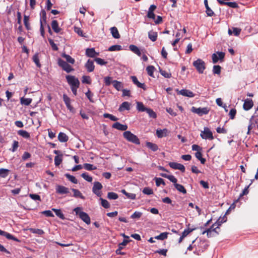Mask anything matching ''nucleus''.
<instances>
[{
    "label": "nucleus",
    "mask_w": 258,
    "mask_h": 258,
    "mask_svg": "<svg viewBox=\"0 0 258 258\" xmlns=\"http://www.w3.org/2000/svg\"><path fill=\"white\" fill-rule=\"evenodd\" d=\"M123 137L128 142L133 143L136 145H139L140 142L138 138L130 131H125L123 134Z\"/></svg>",
    "instance_id": "f257e3e1"
},
{
    "label": "nucleus",
    "mask_w": 258,
    "mask_h": 258,
    "mask_svg": "<svg viewBox=\"0 0 258 258\" xmlns=\"http://www.w3.org/2000/svg\"><path fill=\"white\" fill-rule=\"evenodd\" d=\"M193 66L196 68L197 71L200 74H203L206 69V64L205 62L201 59H198L194 61Z\"/></svg>",
    "instance_id": "f03ea898"
},
{
    "label": "nucleus",
    "mask_w": 258,
    "mask_h": 258,
    "mask_svg": "<svg viewBox=\"0 0 258 258\" xmlns=\"http://www.w3.org/2000/svg\"><path fill=\"white\" fill-rule=\"evenodd\" d=\"M66 79L68 84L70 85L71 88L75 87L79 88L80 86V82L78 78L74 76L68 75L66 76Z\"/></svg>",
    "instance_id": "7ed1b4c3"
},
{
    "label": "nucleus",
    "mask_w": 258,
    "mask_h": 258,
    "mask_svg": "<svg viewBox=\"0 0 258 258\" xmlns=\"http://www.w3.org/2000/svg\"><path fill=\"white\" fill-rule=\"evenodd\" d=\"M200 136L203 139L212 140L214 139L212 132L207 127H205L204 131H201Z\"/></svg>",
    "instance_id": "20e7f679"
},
{
    "label": "nucleus",
    "mask_w": 258,
    "mask_h": 258,
    "mask_svg": "<svg viewBox=\"0 0 258 258\" xmlns=\"http://www.w3.org/2000/svg\"><path fill=\"white\" fill-rule=\"evenodd\" d=\"M40 15L41 16V18L40 19V31L41 35L42 37L44 36V29L43 26V24L46 23V12L44 10H42L40 13Z\"/></svg>",
    "instance_id": "39448f33"
},
{
    "label": "nucleus",
    "mask_w": 258,
    "mask_h": 258,
    "mask_svg": "<svg viewBox=\"0 0 258 258\" xmlns=\"http://www.w3.org/2000/svg\"><path fill=\"white\" fill-rule=\"evenodd\" d=\"M58 64L59 67L62 68L64 71L68 73L74 70V69L70 64L60 58L58 59Z\"/></svg>",
    "instance_id": "423d86ee"
},
{
    "label": "nucleus",
    "mask_w": 258,
    "mask_h": 258,
    "mask_svg": "<svg viewBox=\"0 0 258 258\" xmlns=\"http://www.w3.org/2000/svg\"><path fill=\"white\" fill-rule=\"evenodd\" d=\"M192 112L198 114L200 116H202L204 114H207L209 112V109L208 107L203 108H196L192 107L191 109Z\"/></svg>",
    "instance_id": "0eeeda50"
},
{
    "label": "nucleus",
    "mask_w": 258,
    "mask_h": 258,
    "mask_svg": "<svg viewBox=\"0 0 258 258\" xmlns=\"http://www.w3.org/2000/svg\"><path fill=\"white\" fill-rule=\"evenodd\" d=\"M225 56V53L217 51L212 55V61L214 63H217L218 60L223 61Z\"/></svg>",
    "instance_id": "6e6552de"
},
{
    "label": "nucleus",
    "mask_w": 258,
    "mask_h": 258,
    "mask_svg": "<svg viewBox=\"0 0 258 258\" xmlns=\"http://www.w3.org/2000/svg\"><path fill=\"white\" fill-rule=\"evenodd\" d=\"M102 188V185L99 182L96 181L94 183V185L92 188V191L98 197L101 196V192L100 190Z\"/></svg>",
    "instance_id": "1a4fd4ad"
},
{
    "label": "nucleus",
    "mask_w": 258,
    "mask_h": 258,
    "mask_svg": "<svg viewBox=\"0 0 258 258\" xmlns=\"http://www.w3.org/2000/svg\"><path fill=\"white\" fill-rule=\"evenodd\" d=\"M170 167L174 169H178L182 172H185V167L181 164L176 162H170L169 163Z\"/></svg>",
    "instance_id": "9d476101"
},
{
    "label": "nucleus",
    "mask_w": 258,
    "mask_h": 258,
    "mask_svg": "<svg viewBox=\"0 0 258 258\" xmlns=\"http://www.w3.org/2000/svg\"><path fill=\"white\" fill-rule=\"evenodd\" d=\"M56 192L58 194H67L69 193V189L64 186L60 185H56Z\"/></svg>",
    "instance_id": "9b49d317"
},
{
    "label": "nucleus",
    "mask_w": 258,
    "mask_h": 258,
    "mask_svg": "<svg viewBox=\"0 0 258 258\" xmlns=\"http://www.w3.org/2000/svg\"><path fill=\"white\" fill-rule=\"evenodd\" d=\"M80 218L87 224H90L91 223L90 218L87 213L84 212H81L79 213Z\"/></svg>",
    "instance_id": "f8f14e48"
},
{
    "label": "nucleus",
    "mask_w": 258,
    "mask_h": 258,
    "mask_svg": "<svg viewBox=\"0 0 258 258\" xmlns=\"http://www.w3.org/2000/svg\"><path fill=\"white\" fill-rule=\"evenodd\" d=\"M253 105V103L251 99H246L244 100L243 108L245 110H248L251 109Z\"/></svg>",
    "instance_id": "ddd939ff"
},
{
    "label": "nucleus",
    "mask_w": 258,
    "mask_h": 258,
    "mask_svg": "<svg viewBox=\"0 0 258 258\" xmlns=\"http://www.w3.org/2000/svg\"><path fill=\"white\" fill-rule=\"evenodd\" d=\"M112 127L121 131H126L127 128V125L122 124L118 122H116L112 124Z\"/></svg>",
    "instance_id": "4468645a"
},
{
    "label": "nucleus",
    "mask_w": 258,
    "mask_h": 258,
    "mask_svg": "<svg viewBox=\"0 0 258 258\" xmlns=\"http://www.w3.org/2000/svg\"><path fill=\"white\" fill-rule=\"evenodd\" d=\"M0 235L5 236L8 239H12L17 242L20 241V240L17 238L14 237L13 235L1 230H0Z\"/></svg>",
    "instance_id": "2eb2a0df"
},
{
    "label": "nucleus",
    "mask_w": 258,
    "mask_h": 258,
    "mask_svg": "<svg viewBox=\"0 0 258 258\" xmlns=\"http://www.w3.org/2000/svg\"><path fill=\"white\" fill-rule=\"evenodd\" d=\"M131 79H132V81L133 82V83L136 85H137L138 87L142 88L145 90L146 89V86H145V84L141 83L140 82H139L136 76H131Z\"/></svg>",
    "instance_id": "dca6fc26"
},
{
    "label": "nucleus",
    "mask_w": 258,
    "mask_h": 258,
    "mask_svg": "<svg viewBox=\"0 0 258 258\" xmlns=\"http://www.w3.org/2000/svg\"><path fill=\"white\" fill-rule=\"evenodd\" d=\"M217 1L221 5H227L232 8H236L238 7V5L236 2H225L221 0H217Z\"/></svg>",
    "instance_id": "f3484780"
},
{
    "label": "nucleus",
    "mask_w": 258,
    "mask_h": 258,
    "mask_svg": "<svg viewBox=\"0 0 258 258\" xmlns=\"http://www.w3.org/2000/svg\"><path fill=\"white\" fill-rule=\"evenodd\" d=\"M85 66L86 69L87 70V71L89 72H92L94 70V62L93 60L91 59L88 60Z\"/></svg>",
    "instance_id": "a211bd4d"
},
{
    "label": "nucleus",
    "mask_w": 258,
    "mask_h": 258,
    "mask_svg": "<svg viewBox=\"0 0 258 258\" xmlns=\"http://www.w3.org/2000/svg\"><path fill=\"white\" fill-rule=\"evenodd\" d=\"M86 54L89 57H94L99 54L98 53L96 52L94 48H87L86 50Z\"/></svg>",
    "instance_id": "6ab92c4d"
},
{
    "label": "nucleus",
    "mask_w": 258,
    "mask_h": 258,
    "mask_svg": "<svg viewBox=\"0 0 258 258\" xmlns=\"http://www.w3.org/2000/svg\"><path fill=\"white\" fill-rule=\"evenodd\" d=\"M179 94L184 96H187L189 97H193L195 96L194 93L190 90L186 89H182L179 91Z\"/></svg>",
    "instance_id": "aec40b11"
},
{
    "label": "nucleus",
    "mask_w": 258,
    "mask_h": 258,
    "mask_svg": "<svg viewBox=\"0 0 258 258\" xmlns=\"http://www.w3.org/2000/svg\"><path fill=\"white\" fill-rule=\"evenodd\" d=\"M130 105L131 104L128 102H123L121 103V104L120 105L118 110L120 112H122L124 111V110H128L130 109Z\"/></svg>",
    "instance_id": "412c9836"
},
{
    "label": "nucleus",
    "mask_w": 258,
    "mask_h": 258,
    "mask_svg": "<svg viewBox=\"0 0 258 258\" xmlns=\"http://www.w3.org/2000/svg\"><path fill=\"white\" fill-rule=\"evenodd\" d=\"M204 5L205 6L206 10V13L208 16L212 17L214 15V12L210 9V8L209 7L208 3V0H204Z\"/></svg>",
    "instance_id": "4be33fe9"
},
{
    "label": "nucleus",
    "mask_w": 258,
    "mask_h": 258,
    "mask_svg": "<svg viewBox=\"0 0 258 258\" xmlns=\"http://www.w3.org/2000/svg\"><path fill=\"white\" fill-rule=\"evenodd\" d=\"M227 220V218L225 215H224L223 217H220L217 221L212 225V227H214L216 225H217L216 227L219 228V227L224 222H226Z\"/></svg>",
    "instance_id": "5701e85b"
},
{
    "label": "nucleus",
    "mask_w": 258,
    "mask_h": 258,
    "mask_svg": "<svg viewBox=\"0 0 258 258\" xmlns=\"http://www.w3.org/2000/svg\"><path fill=\"white\" fill-rule=\"evenodd\" d=\"M146 145L147 147L153 152L157 151L159 149L158 146L156 144L151 142H147L146 143Z\"/></svg>",
    "instance_id": "b1692460"
},
{
    "label": "nucleus",
    "mask_w": 258,
    "mask_h": 258,
    "mask_svg": "<svg viewBox=\"0 0 258 258\" xmlns=\"http://www.w3.org/2000/svg\"><path fill=\"white\" fill-rule=\"evenodd\" d=\"M52 29L55 33H59L61 29L59 27L58 22L56 20H53L51 22Z\"/></svg>",
    "instance_id": "393cba45"
},
{
    "label": "nucleus",
    "mask_w": 258,
    "mask_h": 258,
    "mask_svg": "<svg viewBox=\"0 0 258 258\" xmlns=\"http://www.w3.org/2000/svg\"><path fill=\"white\" fill-rule=\"evenodd\" d=\"M113 87L117 90L120 91L122 90L123 88V84L121 82H119L116 80H113L112 82Z\"/></svg>",
    "instance_id": "a878e982"
},
{
    "label": "nucleus",
    "mask_w": 258,
    "mask_h": 258,
    "mask_svg": "<svg viewBox=\"0 0 258 258\" xmlns=\"http://www.w3.org/2000/svg\"><path fill=\"white\" fill-rule=\"evenodd\" d=\"M167 130L165 128L163 130H157L156 135L159 138L165 137L167 135Z\"/></svg>",
    "instance_id": "bb28decb"
},
{
    "label": "nucleus",
    "mask_w": 258,
    "mask_h": 258,
    "mask_svg": "<svg viewBox=\"0 0 258 258\" xmlns=\"http://www.w3.org/2000/svg\"><path fill=\"white\" fill-rule=\"evenodd\" d=\"M58 139L60 142H66L68 141L69 138L66 134L60 132L58 134Z\"/></svg>",
    "instance_id": "cd10ccee"
},
{
    "label": "nucleus",
    "mask_w": 258,
    "mask_h": 258,
    "mask_svg": "<svg viewBox=\"0 0 258 258\" xmlns=\"http://www.w3.org/2000/svg\"><path fill=\"white\" fill-rule=\"evenodd\" d=\"M111 33L114 38L118 39L120 37V35L118 33V30L115 27H112L110 28Z\"/></svg>",
    "instance_id": "c85d7f7f"
},
{
    "label": "nucleus",
    "mask_w": 258,
    "mask_h": 258,
    "mask_svg": "<svg viewBox=\"0 0 258 258\" xmlns=\"http://www.w3.org/2000/svg\"><path fill=\"white\" fill-rule=\"evenodd\" d=\"M157 32L150 31L148 32V37L153 42L155 41L157 38Z\"/></svg>",
    "instance_id": "c756f323"
},
{
    "label": "nucleus",
    "mask_w": 258,
    "mask_h": 258,
    "mask_svg": "<svg viewBox=\"0 0 258 258\" xmlns=\"http://www.w3.org/2000/svg\"><path fill=\"white\" fill-rule=\"evenodd\" d=\"M129 48L135 54H137L138 56H141V52L137 46L134 45H130Z\"/></svg>",
    "instance_id": "7c9ffc66"
},
{
    "label": "nucleus",
    "mask_w": 258,
    "mask_h": 258,
    "mask_svg": "<svg viewBox=\"0 0 258 258\" xmlns=\"http://www.w3.org/2000/svg\"><path fill=\"white\" fill-rule=\"evenodd\" d=\"M174 185L176 189L179 192H182L183 194H185L186 193V190L182 185L176 183V184H174Z\"/></svg>",
    "instance_id": "2f4dec72"
},
{
    "label": "nucleus",
    "mask_w": 258,
    "mask_h": 258,
    "mask_svg": "<svg viewBox=\"0 0 258 258\" xmlns=\"http://www.w3.org/2000/svg\"><path fill=\"white\" fill-rule=\"evenodd\" d=\"M72 190L74 192L73 197L75 198H80L83 200L85 199V197L82 195V193L78 189L72 188Z\"/></svg>",
    "instance_id": "473e14b6"
},
{
    "label": "nucleus",
    "mask_w": 258,
    "mask_h": 258,
    "mask_svg": "<svg viewBox=\"0 0 258 258\" xmlns=\"http://www.w3.org/2000/svg\"><path fill=\"white\" fill-rule=\"evenodd\" d=\"M217 228V227H212V226L207 229V230L204 231L203 232H202V234H205L206 233H207V236L208 237H211V232L212 231H214L215 232L217 233V231H216V229Z\"/></svg>",
    "instance_id": "72a5a7b5"
},
{
    "label": "nucleus",
    "mask_w": 258,
    "mask_h": 258,
    "mask_svg": "<svg viewBox=\"0 0 258 258\" xmlns=\"http://www.w3.org/2000/svg\"><path fill=\"white\" fill-rule=\"evenodd\" d=\"M148 108H146L144 105L143 103L141 102H137V109L139 111L144 112L147 110Z\"/></svg>",
    "instance_id": "f704fd0d"
},
{
    "label": "nucleus",
    "mask_w": 258,
    "mask_h": 258,
    "mask_svg": "<svg viewBox=\"0 0 258 258\" xmlns=\"http://www.w3.org/2000/svg\"><path fill=\"white\" fill-rule=\"evenodd\" d=\"M32 101L31 98H25L24 97H21L20 99V102L21 104L28 106L30 104Z\"/></svg>",
    "instance_id": "c9c22d12"
},
{
    "label": "nucleus",
    "mask_w": 258,
    "mask_h": 258,
    "mask_svg": "<svg viewBox=\"0 0 258 258\" xmlns=\"http://www.w3.org/2000/svg\"><path fill=\"white\" fill-rule=\"evenodd\" d=\"M10 170L7 169L1 168L0 169V177L2 178H6L9 175Z\"/></svg>",
    "instance_id": "e433bc0d"
},
{
    "label": "nucleus",
    "mask_w": 258,
    "mask_h": 258,
    "mask_svg": "<svg viewBox=\"0 0 258 258\" xmlns=\"http://www.w3.org/2000/svg\"><path fill=\"white\" fill-rule=\"evenodd\" d=\"M18 134L19 135L22 136V137L24 138H26V139H28L30 138V134L29 133L26 131H24V130H19L18 132Z\"/></svg>",
    "instance_id": "4c0bfd02"
},
{
    "label": "nucleus",
    "mask_w": 258,
    "mask_h": 258,
    "mask_svg": "<svg viewBox=\"0 0 258 258\" xmlns=\"http://www.w3.org/2000/svg\"><path fill=\"white\" fill-rule=\"evenodd\" d=\"M196 157L199 159L201 163L203 164H204L206 162V159L205 158H202V154L201 151L197 152L195 153Z\"/></svg>",
    "instance_id": "58836bf2"
},
{
    "label": "nucleus",
    "mask_w": 258,
    "mask_h": 258,
    "mask_svg": "<svg viewBox=\"0 0 258 258\" xmlns=\"http://www.w3.org/2000/svg\"><path fill=\"white\" fill-rule=\"evenodd\" d=\"M62 155L60 154V155H57L54 158V164L56 166L59 165L62 161Z\"/></svg>",
    "instance_id": "ea45409f"
},
{
    "label": "nucleus",
    "mask_w": 258,
    "mask_h": 258,
    "mask_svg": "<svg viewBox=\"0 0 258 258\" xmlns=\"http://www.w3.org/2000/svg\"><path fill=\"white\" fill-rule=\"evenodd\" d=\"M52 210L53 211L55 212L56 215L61 219L63 220L65 219L64 215L63 214L60 210L52 209Z\"/></svg>",
    "instance_id": "a19ab883"
},
{
    "label": "nucleus",
    "mask_w": 258,
    "mask_h": 258,
    "mask_svg": "<svg viewBox=\"0 0 258 258\" xmlns=\"http://www.w3.org/2000/svg\"><path fill=\"white\" fill-rule=\"evenodd\" d=\"M146 71L147 72L148 74L152 77H154L153 76V73L155 71V67L153 66H149L147 67Z\"/></svg>",
    "instance_id": "79ce46f5"
},
{
    "label": "nucleus",
    "mask_w": 258,
    "mask_h": 258,
    "mask_svg": "<svg viewBox=\"0 0 258 258\" xmlns=\"http://www.w3.org/2000/svg\"><path fill=\"white\" fill-rule=\"evenodd\" d=\"M29 21V17L28 16L24 15V25H25L26 28L27 30H30L31 28Z\"/></svg>",
    "instance_id": "37998d69"
},
{
    "label": "nucleus",
    "mask_w": 258,
    "mask_h": 258,
    "mask_svg": "<svg viewBox=\"0 0 258 258\" xmlns=\"http://www.w3.org/2000/svg\"><path fill=\"white\" fill-rule=\"evenodd\" d=\"M122 193L125 195L128 199L132 200H135L136 197V195L135 194L127 192L125 190L122 189L121 190Z\"/></svg>",
    "instance_id": "c03bdc74"
},
{
    "label": "nucleus",
    "mask_w": 258,
    "mask_h": 258,
    "mask_svg": "<svg viewBox=\"0 0 258 258\" xmlns=\"http://www.w3.org/2000/svg\"><path fill=\"white\" fill-rule=\"evenodd\" d=\"M122 49L121 45H114L109 47L108 50L109 51H118Z\"/></svg>",
    "instance_id": "a18cd8bd"
},
{
    "label": "nucleus",
    "mask_w": 258,
    "mask_h": 258,
    "mask_svg": "<svg viewBox=\"0 0 258 258\" xmlns=\"http://www.w3.org/2000/svg\"><path fill=\"white\" fill-rule=\"evenodd\" d=\"M168 233L167 232L161 233L160 235L156 236L155 238L158 240H164L167 238Z\"/></svg>",
    "instance_id": "49530a36"
},
{
    "label": "nucleus",
    "mask_w": 258,
    "mask_h": 258,
    "mask_svg": "<svg viewBox=\"0 0 258 258\" xmlns=\"http://www.w3.org/2000/svg\"><path fill=\"white\" fill-rule=\"evenodd\" d=\"M65 176L72 182L75 184H77L78 183V180L76 178L75 176L68 173L66 174Z\"/></svg>",
    "instance_id": "de8ad7c7"
},
{
    "label": "nucleus",
    "mask_w": 258,
    "mask_h": 258,
    "mask_svg": "<svg viewBox=\"0 0 258 258\" xmlns=\"http://www.w3.org/2000/svg\"><path fill=\"white\" fill-rule=\"evenodd\" d=\"M118 198L117 194L114 192H109L107 194V198L109 200H116Z\"/></svg>",
    "instance_id": "09e8293b"
},
{
    "label": "nucleus",
    "mask_w": 258,
    "mask_h": 258,
    "mask_svg": "<svg viewBox=\"0 0 258 258\" xmlns=\"http://www.w3.org/2000/svg\"><path fill=\"white\" fill-rule=\"evenodd\" d=\"M62 56L66 59L67 62L71 64L75 63V59L72 58L70 55L66 54H63Z\"/></svg>",
    "instance_id": "8fccbe9b"
},
{
    "label": "nucleus",
    "mask_w": 258,
    "mask_h": 258,
    "mask_svg": "<svg viewBox=\"0 0 258 258\" xmlns=\"http://www.w3.org/2000/svg\"><path fill=\"white\" fill-rule=\"evenodd\" d=\"M83 166L86 170L89 171L96 169V167L95 166H94L92 164L89 163L84 164Z\"/></svg>",
    "instance_id": "3c124183"
},
{
    "label": "nucleus",
    "mask_w": 258,
    "mask_h": 258,
    "mask_svg": "<svg viewBox=\"0 0 258 258\" xmlns=\"http://www.w3.org/2000/svg\"><path fill=\"white\" fill-rule=\"evenodd\" d=\"M32 59H33V61L35 63V64H36L37 67H38V68H40L41 67V64H40V63L39 62V59L38 54V53H36L33 56Z\"/></svg>",
    "instance_id": "603ef678"
},
{
    "label": "nucleus",
    "mask_w": 258,
    "mask_h": 258,
    "mask_svg": "<svg viewBox=\"0 0 258 258\" xmlns=\"http://www.w3.org/2000/svg\"><path fill=\"white\" fill-rule=\"evenodd\" d=\"M103 117L104 118H109L110 120L112 121H117L118 119V118H117L115 116L107 113H105L103 114Z\"/></svg>",
    "instance_id": "864d4df0"
},
{
    "label": "nucleus",
    "mask_w": 258,
    "mask_h": 258,
    "mask_svg": "<svg viewBox=\"0 0 258 258\" xmlns=\"http://www.w3.org/2000/svg\"><path fill=\"white\" fill-rule=\"evenodd\" d=\"M30 231L33 233L37 234L39 235H43L44 233V231L40 229L31 228L30 229Z\"/></svg>",
    "instance_id": "5fc2aeb1"
},
{
    "label": "nucleus",
    "mask_w": 258,
    "mask_h": 258,
    "mask_svg": "<svg viewBox=\"0 0 258 258\" xmlns=\"http://www.w3.org/2000/svg\"><path fill=\"white\" fill-rule=\"evenodd\" d=\"M154 179L155 180L156 185L157 186H160L161 184H163L164 185H165V183L162 178L159 177H155Z\"/></svg>",
    "instance_id": "6e6d98bb"
},
{
    "label": "nucleus",
    "mask_w": 258,
    "mask_h": 258,
    "mask_svg": "<svg viewBox=\"0 0 258 258\" xmlns=\"http://www.w3.org/2000/svg\"><path fill=\"white\" fill-rule=\"evenodd\" d=\"M146 112L148 114L150 117L155 118L157 117L156 113L150 108H148Z\"/></svg>",
    "instance_id": "4d7b16f0"
},
{
    "label": "nucleus",
    "mask_w": 258,
    "mask_h": 258,
    "mask_svg": "<svg viewBox=\"0 0 258 258\" xmlns=\"http://www.w3.org/2000/svg\"><path fill=\"white\" fill-rule=\"evenodd\" d=\"M100 200L101 201V205L102 207L106 209L109 208L110 207V204L107 200L102 198H100Z\"/></svg>",
    "instance_id": "13d9d810"
},
{
    "label": "nucleus",
    "mask_w": 258,
    "mask_h": 258,
    "mask_svg": "<svg viewBox=\"0 0 258 258\" xmlns=\"http://www.w3.org/2000/svg\"><path fill=\"white\" fill-rule=\"evenodd\" d=\"M159 72L160 74L166 78H170L171 77V74L166 72V71H164L160 69Z\"/></svg>",
    "instance_id": "bf43d9fd"
},
{
    "label": "nucleus",
    "mask_w": 258,
    "mask_h": 258,
    "mask_svg": "<svg viewBox=\"0 0 258 258\" xmlns=\"http://www.w3.org/2000/svg\"><path fill=\"white\" fill-rule=\"evenodd\" d=\"M82 81L83 83H86L87 84H90L91 83L90 77L87 76H83L82 77Z\"/></svg>",
    "instance_id": "052dcab7"
},
{
    "label": "nucleus",
    "mask_w": 258,
    "mask_h": 258,
    "mask_svg": "<svg viewBox=\"0 0 258 258\" xmlns=\"http://www.w3.org/2000/svg\"><path fill=\"white\" fill-rule=\"evenodd\" d=\"M142 215V213L136 211L134 212L131 216V218L132 219H139Z\"/></svg>",
    "instance_id": "680f3d73"
},
{
    "label": "nucleus",
    "mask_w": 258,
    "mask_h": 258,
    "mask_svg": "<svg viewBox=\"0 0 258 258\" xmlns=\"http://www.w3.org/2000/svg\"><path fill=\"white\" fill-rule=\"evenodd\" d=\"M81 176L88 182L92 181V177L88 175L87 173H83L81 174Z\"/></svg>",
    "instance_id": "e2e57ef3"
},
{
    "label": "nucleus",
    "mask_w": 258,
    "mask_h": 258,
    "mask_svg": "<svg viewBox=\"0 0 258 258\" xmlns=\"http://www.w3.org/2000/svg\"><path fill=\"white\" fill-rule=\"evenodd\" d=\"M221 67L220 66H219V65L214 66L213 70V73L215 74L219 75L221 73Z\"/></svg>",
    "instance_id": "0e129e2a"
},
{
    "label": "nucleus",
    "mask_w": 258,
    "mask_h": 258,
    "mask_svg": "<svg viewBox=\"0 0 258 258\" xmlns=\"http://www.w3.org/2000/svg\"><path fill=\"white\" fill-rule=\"evenodd\" d=\"M48 40L49 42L50 45H51L52 49L53 50L57 51L58 50V47L57 45L54 43L53 40L51 38H48Z\"/></svg>",
    "instance_id": "69168bd1"
},
{
    "label": "nucleus",
    "mask_w": 258,
    "mask_h": 258,
    "mask_svg": "<svg viewBox=\"0 0 258 258\" xmlns=\"http://www.w3.org/2000/svg\"><path fill=\"white\" fill-rule=\"evenodd\" d=\"M85 95L91 102H94V101L92 98L93 94L91 93L90 90H88V91L85 93Z\"/></svg>",
    "instance_id": "338daca9"
},
{
    "label": "nucleus",
    "mask_w": 258,
    "mask_h": 258,
    "mask_svg": "<svg viewBox=\"0 0 258 258\" xmlns=\"http://www.w3.org/2000/svg\"><path fill=\"white\" fill-rule=\"evenodd\" d=\"M94 60L97 62V63H98V64L101 65V66L105 65L107 63L106 61H104L103 59L99 58V57L95 58Z\"/></svg>",
    "instance_id": "774afa93"
}]
</instances>
